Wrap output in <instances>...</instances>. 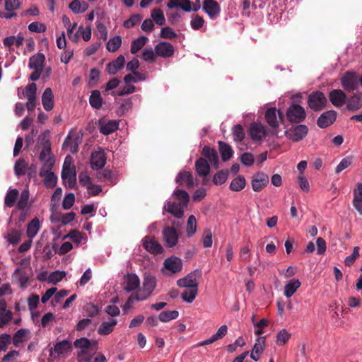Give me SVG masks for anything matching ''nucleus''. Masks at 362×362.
Segmentation results:
<instances>
[{"mask_svg": "<svg viewBox=\"0 0 362 362\" xmlns=\"http://www.w3.org/2000/svg\"><path fill=\"white\" fill-rule=\"evenodd\" d=\"M49 132L47 131L42 133L39 136V141L43 146L42 150L41 151L39 160H43L45 158H47L48 156H51V143L49 139Z\"/></svg>", "mask_w": 362, "mask_h": 362, "instance_id": "nucleus-14", "label": "nucleus"}, {"mask_svg": "<svg viewBox=\"0 0 362 362\" xmlns=\"http://www.w3.org/2000/svg\"><path fill=\"white\" fill-rule=\"evenodd\" d=\"M40 229V221L37 218L32 219L27 226L26 234L30 239H33Z\"/></svg>", "mask_w": 362, "mask_h": 362, "instance_id": "nucleus-36", "label": "nucleus"}, {"mask_svg": "<svg viewBox=\"0 0 362 362\" xmlns=\"http://www.w3.org/2000/svg\"><path fill=\"white\" fill-rule=\"evenodd\" d=\"M155 52L159 57L168 58L174 55L175 48L171 43L162 41L155 46Z\"/></svg>", "mask_w": 362, "mask_h": 362, "instance_id": "nucleus-12", "label": "nucleus"}, {"mask_svg": "<svg viewBox=\"0 0 362 362\" xmlns=\"http://www.w3.org/2000/svg\"><path fill=\"white\" fill-rule=\"evenodd\" d=\"M301 283L297 279H291L284 286V294L286 298H291L300 286Z\"/></svg>", "mask_w": 362, "mask_h": 362, "instance_id": "nucleus-33", "label": "nucleus"}, {"mask_svg": "<svg viewBox=\"0 0 362 362\" xmlns=\"http://www.w3.org/2000/svg\"><path fill=\"white\" fill-rule=\"evenodd\" d=\"M106 156L104 151L99 148L98 151H95L92 152L90 156V167L93 170H100L102 169L106 164Z\"/></svg>", "mask_w": 362, "mask_h": 362, "instance_id": "nucleus-9", "label": "nucleus"}, {"mask_svg": "<svg viewBox=\"0 0 362 362\" xmlns=\"http://www.w3.org/2000/svg\"><path fill=\"white\" fill-rule=\"evenodd\" d=\"M362 107V97L358 94L353 95L349 100L346 104L348 110L355 112Z\"/></svg>", "mask_w": 362, "mask_h": 362, "instance_id": "nucleus-34", "label": "nucleus"}, {"mask_svg": "<svg viewBox=\"0 0 362 362\" xmlns=\"http://www.w3.org/2000/svg\"><path fill=\"white\" fill-rule=\"evenodd\" d=\"M140 285V280L135 274H127L125 280L124 290L131 292L136 290Z\"/></svg>", "mask_w": 362, "mask_h": 362, "instance_id": "nucleus-30", "label": "nucleus"}, {"mask_svg": "<svg viewBox=\"0 0 362 362\" xmlns=\"http://www.w3.org/2000/svg\"><path fill=\"white\" fill-rule=\"evenodd\" d=\"M341 86L346 91H353L358 88V78L355 72L347 71L341 78Z\"/></svg>", "mask_w": 362, "mask_h": 362, "instance_id": "nucleus-8", "label": "nucleus"}, {"mask_svg": "<svg viewBox=\"0 0 362 362\" xmlns=\"http://www.w3.org/2000/svg\"><path fill=\"white\" fill-rule=\"evenodd\" d=\"M265 337H259L253 346L250 354V358L255 361H257L260 355L263 353L265 346Z\"/></svg>", "mask_w": 362, "mask_h": 362, "instance_id": "nucleus-24", "label": "nucleus"}, {"mask_svg": "<svg viewBox=\"0 0 362 362\" xmlns=\"http://www.w3.org/2000/svg\"><path fill=\"white\" fill-rule=\"evenodd\" d=\"M157 281L155 276L152 275H146L144 279L142 288L136 293V300L142 301L147 299L153 293Z\"/></svg>", "mask_w": 362, "mask_h": 362, "instance_id": "nucleus-1", "label": "nucleus"}, {"mask_svg": "<svg viewBox=\"0 0 362 362\" xmlns=\"http://www.w3.org/2000/svg\"><path fill=\"white\" fill-rule=\"evenodd\" d=\"M201 276L202 272L199 269H195L184 278L177 280V284L180 287L198 288V279L201 278Z\"/></svg>", "mask_w": 362, "mask_h": 362, "instance_id": "nucleus-5", "label": "nucleus"}, {"mask_svg": "<svg viewBox=\"0 0 362 362\" xmlns=\"http://www.w3.org/2000/svg\"><path fill=\"white\" fill-rule=\"evenodd\" d=\"M249 134L252 141H260L266 135L265 127L261 123L252 122L250 127Z\"/></svg>", "mask_w": 362, "mask_h": 362, "instance_id": "nucleus-15", "label": "nucleus"}, {"mask_svg": "<svg viewBox=\"0 0 362 362\" xmlns=\"http://www.w3.org/2000/svg\"><path fill=\"white\" fill-rule=\"evenodd\" d=\"M93 354H89L87 355L82 351L79 354H77V361L78 362H106V358L103 354H98L93 358Z\"/></svg>", "mask_w": 362, "mask_h": 362, "instance_id": "nucleus-29", "label": "nucleus"}, {"mask_svg": "<svg viewBox=\"0 0 362 362\" xmlns=\"http://www.w3.org/2000/svg\"><path fill=\"white\" fill-rule=\"evenodd\" d=\"M187 289L183 291L181 294L182 298L184 301L187 303H192L195 299L197 293L198 288H187Z\"/></svg>", "mask_w": 362, "mask_h": 362, "instance_id": "nucleus-51", "label": "nucleus"}, {"mask_svg": "<svg viewBox=\"0 0 362 362\" xmlns=\"http://www.w3.org/2000/svg\"><path fill=\"white\" fill-rule=\"evenodd\" d=\"M179 313L177 310H166L161 312L158 315V319L163 322H168L172 320L177 318Z\"/></svg>", "mask_w": 362, "mask_h": 362, "instance_id": "nucleus-50", "label": "nucleus"}, {"mask_svg": "<svg viewBox=\"0 0 362 362\" xmlns=\"http://www.w3.org/2000/svg\"><path fill=\"white\" fill-rule=\"evenodd\" d=\"M142 241L143 247L146 251L155 255L163 252V247L160 244L153 238L146 236Z\"/></svg>", "mask_w": 362, "mask_h": 362, "instance_id": "nucleus-17", "label": "nucleus"}, {"mask_svg": "<svg viewBox=\"0 0 362 362\" xmlns=\"http://www.w3.org/2000/svg\"><path fill=\"white\" fill-rule=\"evenodd\" d=\"M13 276L17 279L21 288H24L27 286L30 277L25 270L17 268L13 273Z\"/></svg>", "mask_w": 362, "mask_h": 362, "instance_id": "nucleus-39", "label": "nucleus"}, {"mask_svg": "<svg viewBox=\"0 0 362 362\" xmlns=\"http://www.w3.org/2000/svg\"><path fill=\"white\" fill-rule=\"evenodd\" d=\"M202 9L211 19H216L221 13V6L215 0H204Z\"/></svg>", "mask_w": 362, "mask_h": 362, "instance_id": "nucleus-10", "label": "nucleus"}, {"mask_svg": "<svg viewBox=\"0 0 362 362\" xmlns=\"http://www.w3.org/2000/svg\"><path fill=\"white\" fill-rule=\"evenodd\" d=\"M45 61V57L44 54L38 52L30 58L28 66L32 69H38L42 71Z\"/></svg>", "mask_w": 362, "mask_h": 362, "instance_id": "nucleus-26", "label": "nucleus"}, {"mask_svg": "<svg viewBox=\"0 0 362 362\" xmlns=\"http://www.w3.org/2000/svg\"><path fill=\"white\" fill-rule=\"evenodd\" d=\"M125 63V59L123 55L118 56L115 59L109 62L106 65L105 70L110 75H115L119 70L123 68Z\"/></svg>", "mask_w": 362, "mask_h": 362, "instance_id": "nucleus-23", "label": "nucleus"}, {"mask_svg": "<svg viewBox=\"0 0 362 362\" xmlns=\"http://www.w3.org/2000/svg\"><path fill=\"white\" fill-rule=\"evenodd\" d=\"M44 177V185L47 188H54L57 183V176L52 171L44 173V175H39Z\"/></svg>", "mask_w": 362, "mask_h": 362, "instance_id": "nucleus-43", "label": "nucleus"}, {"mask_svg": "<svg viewBox=\"0 0 362 362\" xmlns=\"http://www.w3.org/2000/svg\"><path fill=\"white\" fill-rule=\"evenodd\" d=\"M117 324L116 319H111L109 321L103 322L101 323L98 329V333L100 335H108L112 333L115 329V327Z\"/></svg>", "mask_w": 362, "mask_h": 362, "instance_id": "nucleus-31", "label": "nucleus"}, {"mask_svg": "<svg viewBox=\"0 0 362 362\" xmlns=\"http://www.w3.org/2000/svg\"><path fill=\"white\" fill-rule=\"evenodd\" d=\"M40 161L42 163V165L40 169L39 175H44V173L52 171V169L55 163V159L54 156H48L47 158H45V160Z\"/></svg>", "mask_w": 362, "mask_h": 362, "instance_id": "nucleus-47", "label": "nucleus"}, {"mask_svg": "<svg viewBox=\"0 0 362 362\" xmlns=\"http://www.w3.org/2000/svg\"><path fill=\"white\" fill-rule=\"evenodd\" d=\"M202 154L204 157L208 158V160L215 166V168L218 167V156L214 148H211L208 146H205L202 149Z\"/></svg>", "mask_w": 362, "mask_h": 362, "instance_id": "nucleus-32", "label": "nucleus"}, {"mask_svg": "<svg viewBox=\"0 0 362 362\" xmlns=\"http://www.w3.org/2000/svg\"><path fill=\"white\" fill-rule=\"evenodd\" d=\"M122 45V37L119 35L115 36L107 42L106 48L109 52H116Z\"/></svg>", "mask_w": 362, "mask_h": 362, "instance_id": "nucleus-49", "label": "nucleus"}, {"mask_svg": "<svg viewBox=\"0 0 362 362\" xmlns=\"http://www.w3.org/2000/svg\"><path fill=\"white\" fill-rule=\"evenodd\" d=\"M269 183V177L264 173L255 174L252 180V187L255 192H259Z\"/></svg>", "mask_w": 362, "mask_h": 362, "instance_id": "nucleus-16", "label": "nucleus"}, {"mask_svg": "<svg viewBox=\"0 0 362 362\" xmlns=\"http://www.w3.org/2000/svg\"><path fill=\"white\" fill-rule=\"evenodd\" d=\"M286 117L291 123L300 124L306 118L305 109L298 104H292L286 110Z\"/></svg>", "mask_w": 362, "mask_h": 362, "instance_id": "nucleus-3", "label": "nucleus"}, {"mask_svg": "<svg viewBox=\"0 0 362 362\" xmlns=\"http://www.w3.org/2000/svg\"><path fill=\"white\" fill-rule=\"evenodd\" d=\"M218 146L222 160L223 161L230 160L233 153L231 146L223 141H218Z\"/></svg>", "mask_w": 362, "mask_h": 362, "instance_id": "nucleus-42", "label": "nucleus"}, {"mask_svg": "<svg viewBox=\"0 0 362 362\" xmlns=\"http://www.w3.org/2000/svg\"><path fill=\"white\" fill-rule=\"evenodd\" d=\"M151 20L158 25H163L165 23V18L163 11L160 8H154L151 13Z\"/></svg>", "mask_w": 362, "mask_h": 362, "instance_id": "nucleus-48", "label": "nucleus"}, {"mask_svg": "<svg viewBox=\"0 0 362 362\" xmlns=\"http://www.w3.org/2000/svg\"><path fill=\"white\" fill-rule=\"evenodd\" d=\"M148 37L141 36L136 40H134L131 44L130 51L132 54L137 53L146 45Z\"/></svg>", "mask_w": 362, "mask_h": 362, "instance_id": "nucleus-46", "label": "nucleus"}, {"mask_svg": "<svg viewBox=\"0 0 362 362\" xmlns=\"http://www.w3.org/2000/svg\"><path fill=\"white\" fill-rule=\"evenodd\" d=\"M72 349L71 343L68 340H63L57 343L53 348L51 349L50 352L51 354L53 352L56 353L58 355L66 354L71 351Z\"/></svg>", "mask_w": 362, "mask_h": 362, "instance_id": "nucleus-28", "label": "nucleus"}, {"mask_svg": "<svg viewBox=\"0 0 362 362\" xmlns=\"http://www.w3.org/2000/svg\"><path fill=\"white\" fill-rule=\"evenodd\" d=\"M27 163L23 158H19L15 163L14 173L19 177L26 173Z\"/></svg>", "mask_w": 362, "mask_h": 362, "instance_id": "nucleus-52", "label": "nucleus"}, {"mask_svg": "<svg viewBox=\"0 0 362 362\" xmlns=\"http://www.w3.org/2000/svg\"><path fill=\"white\" fill-rule=\"evenodd\" d=\"M74 346L76 349H80L77 354H79L82 351L87 355L89 354H95L98 350V342L95 340H90L86 337L77 339L74 342Z\"/></svg>", "mask_w": 362, "mask_h": 362, "instance_id": "nucleus-4", "label": "nucleus"}, {"mask_svg": "<svg viewBox=\"0 0 362 362\" xmlns=\"http://www.w3.org/2000/svg\"><path fill=\"white\" fill-rule=\"evenodd\" d=\"M281 113L280 111H278L275 107H270L265 112V119L267 124L272 129H277L279 126V122L277 116H281Z\"/></svg>", "mask_w": 362, "mask_h": 362, "instance_id": "nucleus-22", "label": "nucleus"}, {"mask_svg": "<svg viewBox=\"0 0 362 362\" xmlns=\"http://www.w3.org/2000/svg\"><path fill=\"white\" fill-rule=\"evenodd\" d=\"M37 86L35 83H32L25 86L23 90V95L28 98H36Z\"/></svg>", "mask_w": 362, "mask_h": 362, "instance_id": "nucleus-59", "label": "nucleus"}, {"mask_svg": "<svg viewBox=\"0 0 362 362\" xmlns=\"http://www.w3.org/2000/svg\"><path fill=\"white\" fill-rule=\"evenodd\" d=\"M30 193L28 189H24L21 192L20 197L16 202V206L19 210L25 211L29 209L28 201Z\"/></svg>", "mask_w": 362, "mask_h": 362, "instance_id": "nucleus-40", "label": "nucleus"}, {"mask_svg": "<svg viewBox=\"0 0 362 362\" xmlns=\"http://www.w3.org/2000/svg\"><path fill=\"white\" fill-rule=\"evenodd\" d=\"M204 24V20L203 17L199 16V15H193L192 16V20L190 21V25L191 28L194 30H199L203 27Z\"/></svg>", "mask_w": 362, "mask_h": 362, "instance_id": "nucleus-61", "label": "nucleus"}, {"mask_svg": "<svg viewBox=\"0 0 362 362\" xmlns=\"http://www.w3.org/2000/svg\"><path fill=\"white\" fill-rule=\"evenodd\" d=\"M103 101L100 92L98 90H94L91 92L89 103L93 108L99 110L102 107Z\"/></svg>", "mask_w": 362, "mask_h": 362, "instance_id": "nucleus-41", "label": "nucleus"}, {"mask_svg": "<svg viewBox=\"0 0 362 362\" xmlns=\"http://www.w3.org/2000/svg\"><path fill=\"white\" fill-rule=\"evenodd\" d=\"M232 134L235 141L241 142L245 139V132L241 124H235L232 128Z\"/></svg>", "mask_w": 362, "mask_h": 362, "instance_id": "nucleus-53", "label": "nucleus"}, {"mask_svg": "<svg viewBox=\"0 0 362 362\" xmlns=\"http://www.w3.org/2000/svg\"><path fill=\"white\" fill-rule=\"evenodd\" d=\"M308 133V127L305 124H298L292 126L286 132V134L293 141L297 142L303 140Z\"/></svg>", "mask_w": 362, "mask_h": 362, "instance_id": "nucleus-6", "label": "nucleus"}, {"mask_svg": "<svg viewBox=\"0 0 362 362\" xmlns=\"http://www.w3.org/2000/svg\"><path fill=\"white\" fill-rule=\"evenodd\" d=\"M28 332V330L26 329H18L13 337V344L18 346L19 344L23 343L25 341V334Z\"/></svg>", "mask_w": 362, "mask_h": 362, "instance_id": "nucleus-56", "label": "nucleus"}, {"mask_svg": "<svg viewBox=\"0 0 362 362\" xmlns=\"http://www.w3.org/2000/svg\"><path fill=\"white\" fill-rule=\"evenodd\" d=\"M173 195L175 197L178 202H182V205H187L189 201V196L188 193L183 189H176L173 192Z\"/></svg>", "mask_w": 362, "mask_h": 362, "instance_id": "nucleus-57", "label": "nucleus"}, {"mask_svg": "<svg viewBox=\"0 0 362 362\" xmlns=\"http://www.w3.org/2000/svg\"><path fill=\"white\" fill-rule=\"evenodd\" d=\"M69 7L74 13L78 14L85 12L88 8V4L85 1L74 0L70 3Z\"/></svg>", "mask_w": 362, "mask_h": 362, "instance_id": "nucleus-44", "label": "nucleus"}, {"mask_svg": "<svg viewBox=\"0 0 362 362\" xmlns=\"http://www.w3.org/2000/svg\"><path fill=\"white\" fill-rule=\"evenodd\" d=\"M212 232L211 229L206 228L204 230L202 243L204 247H211L213 245Z\"/></svg>", "mask_w": 362, "mask_h": 362, "instance_id": "nucleus-62", "label": "nucleus"}, {"mask_svg": "<svg viewBox=\"0 0 362 362\" xmlns=\"http://www.w3.org/2000/svg\"><path fill=\"white\" fill-rule=\"evenodd\" d=\"M23 40L24 37L21 35H11L4 39L3 43L4 45L11 51L13 45L19 47L23 44Z\"/></svg>", "mask_w": 362, "mask_h": 362, "instance_id": "nucleus-35", "label": "nucleus"}, {"mask_svg": "<svg viewBox=\"0 0 362 362\" xmlns=\"http://www.w3.org/2000/svg\"><path fill=\"white\" fill-rule=\"evenodd\" d=\"M360 247L356 246L354 247L351 255L347 256L344 259V264L347 267H351L355 262L356 259L359 257Z\"/></svg>", "mask_w": 362, "mask_h": 362, "instance_id": "nucleus-60", "label": "nucleus"}, {"mask_svg": "<svg viewBox=\"0 0 362 362\" xmlns=\"http://www.w3.org/2000/svg\"><path fill=\"white\" fill-rule=\"evenodd\" d=\"M196 171L200 176H206L209 174L210 168L207 160L203 158H200L195 163Z\"/></svg>", "mask_w": 362, "mask_h": 362, "instance_id": "nucleus-38", "label": "nucleus"}, {"mask_svg": "<svg viewBox=\"0 0 362 362\" xmlns=\"http://www.w3.org/2000/svg\"><path fill=\"white\" fill-rule=\"evenodd\" d=\"M329 98L334 106L339 107L344 105L347 97L343 90L334 89L329 92Z\"/></svg>", "mask_w": 362, "mask_h": 362, "instance_id": "nucleus-19", "label": "nucleus"}, {"mask_svg": "<svg viewBox=\"0 0 362 362\" xmlns=\"http://www.w3.org/2000/svg\"><path fill=\"white\" fill-rule=\"evenodd\" d=\"M66 273L64 271H55L52 272L48 276V282L56 284L65 276Z\"/></svg>", "mask_w": 362, "mask_h": 362, "instance_id": "nucleus-58", "label": "nucleus"}, {"mask_svg": "<svg viewBox=\"0 0 362 362\" xmlns=\"http://www.w3.org/2000/svg\"><path fill=\"white\" fill-rule=\"evenodd\" d=\"M186 231L188 237L192 236L197 231V220L194 215H190L188 218Z\"/></svg>", "mask_w": 362, "mask_h": 362, "instance_id": "nucleus-55", "label": "nucleus"}, {"mask_svg": "<svg viewBox=\"0 0 362 362\" xmlns=\"http://www.w3.org/2000/svg\"><path fill=\"white\" fill-rule=\"evenodd\" d=\"M18 196L19 192L17 189H8L4 197V205L9 208L14 206Z\"/></svg>", "mask_w": 362, "mask_h": 362, "instance_id": "nucleus-37", "label": "nucleus"}, {"mask_svg": "<svg viewBox=\"0 0 362 362\" xmlns=\"http://www.w3.org/2000/svg\"><path fill=\"white\" fill-rule=\"evenodd\" d=\"M62 179L64 182L67 183L69 188H73L76 183V167L62 170Z\"/></svg>", "mask_w": 362, "mask_h": 362, "instance_id": "nucleus-20", "label": "nucleus"}, {"mask_svg": "<svg viewBox=\"0 0 362 362\" xmlns=\"http://www.w3.org/2000/svg\"><path fill=\"white\" fill-rule=\"evenodd\" d=\"M175 182L179 185H185L189 189H192L194 187L192 174L188 171L180 172L176 176Z\"/></svg>", "mask_w": 362, "mask_h": 362, "instance_id": "nucleus-21", "label": "nucleus"}, {"mask_svg": "<svg viewBox=\"0 0 362 362\" xmlns=\"http://www.w3.org/2000/svg\"><path fill=\"white\" fill-rule=\"evenodd\" d=\"M163 269H166V275H172L180 272L182 269V261L180 258L172 256L166 258L163 262Z\"/></svg>", "mask_w": 362, "mask_h": 362, "instance_id": "nucleus-7", "label": "nucleus"}, {"mask_svg": "<svg viewBox=\"0 0 362 362\" xmlns=\"http://www.w3.org/2000/svg\"><path fill=\"white\" fill-rule=\"evenodd\" d=\"M245 177L243 175H238L231 181L229 188L232 191L239 192L245 188Z\"/></svg>", "mask_w": 362, "mask_h": 362, "instance_id": "nucleus-45", "label": "nucleus"}, {"mask_svg": "<svg viewBox=\"0 0 362 362\" xmlns=\"http://www.w3.org/2000/svg\"><path fill=\"white\" fill-rule=\"evenodd\" d=\"M352 163V157H345L337 165L335 168L336 174H339L342 170L349 167Z\"/></svg>", "mask_w": 362, "mask_h": 362, "instance_id": "nucleus-63", "label": "nucleus"}, {"mask_svg": "<svg viewBox=\"0 0 362 362\" xmlns=\"http://www.w3.org/2000/svg\"><path fill=\"white\" fill-rule=\"evenodd\" d=\"M6 238L9 243L15 245L18 243L21 239V232L17 230H11L8 233Z\"/></svg>", "mask_w": 362, "mask_h": 362, "instance_id": "nucleus-64", "label": "nucleus"}, {"mask_svg": "<svg viewBox=\"0 0 362 362\" xmlns=\"http://www.w3.org/2000/svg\"><path fill=\"white\" fill-rule=\"evenodd\" d=\"M187 206V205H182V203L180 202H169L165 205L164 209L175 217L180 218L184 215V210Z\"/></svg>", "mask_w": 362, "mask_h": 362, "instance_id": "nucleus-18", "label": "nucleus"}, {"mask_svg": "<svg viewBox=\"0 0 362 362\" xmlns=\"http://www.w3.org/2000/svg\"><path fill=\"white\" fill-rule=\"evenodd\" d=\"M119 124L115 120L100 121V132L104 135L112 134L118 129Z\"/></svg>", "mask_w": 362, "mask_h": 362, "instance_id": "nucleus-25", "label": "nucleus"}, {"mask_svg": "<svg viewBox=\"0 0 362 362\" xmlns=\"http://www.w3.org/2000/svg\"><path fill=\"white\" fill-rule=\"evenodd\" d=\"M42 103L46 111H50L54 107V95L50 88H45L42 95Z\"/></svg>", "mask_w": 362, "mask_h": 362, "instance_id": "nucleus-27", "label": "nucleus"}, {"mask_svg": "<svg viewBox=\"0 0 362 362\" xmlns=\"http://www.w3.org/2000/svg\"><path fill=\"white\" fill-rule=\"evenodd\" d=\"M337 116V113L334 110L326 111L318 117L317 124L321 129L327 128L335 122Z\"/></svg>", "mask_w": 362, "mask_h": 362, "instance_id": "nucleus-13", "label": "nucleus"}, {"mask_svg": "<svg viewBox=\"0 0 362 362\" xmlns=\"http://www.w3.org/2000/svg\"><path fill=\"white\" fill-rule=\"evenodd\" d=\"M327 103V98L321 91H313L308 95V105L315 112L323 110L326 107Z\"/></svg>", "mask_w": 362, "mask_h": 362, "instance_id": "nucleus-2", "label": "nucleus"}, {"mask_svg": "<svg viewBox=\"0 0 362 362\" xmlns=\"http://www.w3.org/2000/svg\"><path fill=\"white\" fill-rule=\"evenodd\" d=\"M163 237L167 247H175L178 242V235L174 227H165L163 230Z\"/></svg>", "mask_w": 362, "mask_h": 362, "instance_id": "nucleus-11", "label": "nucleus"}, {"mask_svg": "<svg viewBox=\"0 0 362 362\" xmlns=\"http://www.w3.org/2000/svg\"><path fill=\"white\" fill-rule=\"evenodd\" d=\"M291 337V334L286 329H283L276 335V344L278 346H283L289 340Z\"/></svg>", "mask_w": 362, "mask_h": 362, "instance_id": "nucleus-54", "label": "nucleus"}]
</instances>
